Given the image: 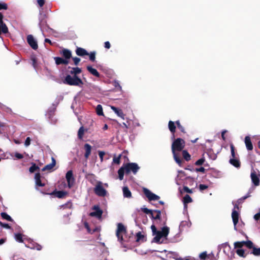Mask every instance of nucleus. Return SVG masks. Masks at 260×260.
<instances>
[{
    "label": "nucleus",
    "instance_id": "nucleus-1",
    "mask_svg": "<svg viewBox=\"0 0 260 260\" xmlns=\"http://www.w3.org/2000/svg\"><path fill=\"white\" fill-rule=\"evenodd\" d=\"M151 229L153 235H155L153 238V241L156 243H162L164 240L162 238L166 239L169 233V228L168 226H164L161 231H157L154 225L151 226Z\"/></svg>",
    "mask_w": 260,
    "mask_h": 260
},
{
    "label": "nucleus",
    "instance_id": "nucleus-2",
    "mask_svg": "<svg viewBox=\"0 0 260 260\" xmlns=\"http://www.w3.org/2000/svg\"><path fill=\"white\" fill-rule=\"evenodd\" d=\"M140 168L136 163H128L125 165L124 167L120 168L118 171L119 178L120 180L123 179L124 174H128L132 172L134 174L138 171Z\"/></svg>",
    "mask_w": 260,
    "mask_h": 260
},
{
    "label": "nucleus",
    "instance_id": "nucleus-3",
    "mask_svg": "<svg viewBox=\"0 0 260 260\" xmlns=\"http://www.w3.org/2000/svg\"><path fill=\"white\" fill-rule=\"evenodd\" d=\"M249 197V196H244V197H242V198L239 199L237 201V204H236L234 205V209H233L232 213V217L233 222V223L234 225V229L235 230H237L236 225H237V223L238 222L239 217V213L238 211L239 210V207H238V204L241 203L244 200H245Z\"/></svg>",
    "mask_w": 260,
    "mask_h": 260
},
{
    "label": "nucleus",
    "instance_id": "nucleus-4",
    "mask_svg": "<svg viewBox=\"0 0 260 260\" xmlns=\"http://www.w3.org/2000/svg\"><path fill=\"white\" fill-rule=\"evenodd\" d=\"M231 157L230 159V163L236 168H239L240 166V162L239 161L238 156L235 152V149L233 144H230Z\"/></svg>",
    "mask_w": 260,
    "mask_h": 260
},
{
    "label": "nucleus",
    "instance_id": "nucleus-5",
    "mask_svg": "<svg viewBox=\"0 0 260 260\" xmlns=\"http://www.w3.org/2000/svg\"><path fill=\"white\" fill-rule=\"evenodd\" d=\"M185 146L184 141L180 138L175 140L172 145V151L173 153L176 151H181Z\"/></svg>",
    "mask_w": 260,
    "mask_h": 260
},
{
    "label": "nucleus",
    "instance_id": "nucleus-6",
    "mask_svg": "<svg viewBox=\"0 0 260 260\" xmlns=\"http://www.w3.org/2000/svg\"><path fill=\"white\" fill-rule=\"evenodd\" d=\"M65 82L70 85L80 86L83 84L82 80L77 76L67 75L65 78Z\"/></svg>",
    "mask_w": 260,
    "mask_h": 260
},
{
    "label": "nucleus",
    "instance_id": "nucleus-7",
    "mask_svg": "<svg viewBox=\"0 0 260 260\" xmlns=\"http://www.w3.org/2000/svg\"><path fill=\"white\" fill-rule=\"evenodd\" d=\"M126 233V229L124 226L120 223L117 224V229L116 231V236L118 241L121 242L123 240L122 235Z\"/></svg>",
    "mask_w": 260,
    "mask_h": 260
},
{
    "label": "nucleus",
    "instance_id": "nucleus-8",
    "mask_svg": "<svg viewBox=\"0 0 260 260\" xmlns=\"http://www.w3.org/2000/svg\"><path fill=\"white\" fill-rule=\"evenodd\" d=\"M252 183L255 186H258L259 184L260 173L258 171L252 170L250 174Z\"/></svg>",
    "mask_w": 260,
    "mask_h": 260
},
{
    "label": "nucleus",
    "instance_id": "nucleus-9",
    "mask_svg": "<svg viewBox=\"0 0 260 260\" xmlns=\"http://www.w3.org/2000/svg\"><path fill=\"white\" fill-rule=\"evenodd\" d=\"M103 214V211L100 209L98 205L94 206L92 208V211L90 213L89 215L92 217H95L98 219H100Z\"/></svg>",
    "mask_w": 260,
    "mask_h": 260
},
{
    "label": "nucleus",
    "instance_id": "nucleus-10",
    "mask_svg": "<svg viewBox=\"0 0 260 260\" xmlns=\"http://www.w3.org/2000/svg\"><path fill=\"white\" fill-rule=\"evenodd\" d=\"M94 192L98 196L101 197H104L107 193V191L102 186L101 182H99L95 186Z\"/></svg>",
    "mask_w": 260,
    "mask_h": 260
},
{
    "label": "nucleus",
    "instance_id": "nucleus-11",
    "mask_svg": "<svg viewBox=\"0 0 260 260\" xmlns=\"http://www.w3.org/2000/svg\"><path fill=\"white\" fill-rule=\"evenodd\" d=\"M244 245H246L249 248H253V244L251 241H241V242H236L234 243V247L235 248H242Z\"/></svg>",
    "mask_w": 260,
    "mask_h": 260
},
{
    "label": "nucleus",
    "instance_id": "nucleus-12",
    "mask_svg": "<svg viewBox=\"0 0 260 260\" xmlns=\"http://www.w3.org/2000/svg\"><path fill=\"white\" fill-rule=\"evenodd\" d=\"M143 191L145 196L149 201H156L159 199V197L157 195L152 193L149 189L144 188Z\"/></svg>",
    "mask_w": 260,
    "mask_h": 260
},
{
    "label": "nucleus",
    "instance_id": "nucleus-13",
    "mask_svg": "<svg viewBox=\"0 0 260 260\" xmlns=\"http://www.w3.org/2000/svg\"><path fill=\"white\" fill-rule=\"evenodd\" d=\"M66 178L68 182V186L69 188H71L74 185L75 181L72 171L70 170L67 172L66 175Z\"/></svg>",
    "mask_w": 260,
    "mask_h": 260
},
{
    "label": "nucleus",
    "instance_id": "nucleus-14",
    "mask_svg": "<svg viewBox=\"0 0 260 260\" xmlns=\"http://www.w3.org/2000/svg\"><path fill=\"white\" fill-rule=\"evenodd\" d=\"M186 178L185 173L182 171H178V175L176 178V183L177 185H181Z\"/></svg>",
    "mask_w": 260,
    "mask_h": 260
},
{
    "label": "nucleus",
    "instance_id": "nucleus-15",
    "mask_svg": "<svg viewBox=\"0 0 260 260\" xmlns=\"http://www.w3.org/2000/svg\"><path fill=\"white\" fill-rule=\"evenodd\" d=\"M27 41L32 49L36 50L38 48L37 42L32 35H30L27 36Z\"/></svg>",
    "mask_w": 260,
    "mask_h": 260
},
{
    "label": "nucleus",
    "instance_id": "nucleus-16",
    "mask_svg": "<svg viewBox=\"0 0 260 260\" xmlns=\"http://www.w3.org/2000/svg\"><path fill=\"white\" fill-rule=\"evenodd\" d=\"M56 164V161L54 158L52 157V162L51 164H48L46 166H45L43 169V171H50L55 166Z\"/></svg>",
    "mask_w": 260,
    "mask_h": 260
},
{
    "label": "nucleus",
    "instance_id": "nucleus-17",
    "mask_svg": "<svg viewBox=\"0 0 260 260\" xmlns=\"http://www.w3.org/2000/svg\"><path fill=\"white\" fill-rule=\"evenodd\" d=\"M111 109L117 114V115L123 119L124 118V115L121 109H118L114 106H111Z\"/></svg>",
    "mask_w": 260,
    "mask_h": 260
},
{
    "label": "nucleus",
    "instance_id": "nucleus-18",
    "mask_svg": "<svg viewBox=\"0 0 260 260\" xmlns=\"http://www.w3.org/2000/svg\"><path fill=\"white\" fill-rule=\"evenodd\" d=\"M54 59L55 60V63L56 64H68L69 63V61L67 59H63L61 57H54Z\"/></svg>",
    "mask_w": 260,
    "mask_h": 260
},
{
    "label": "nucleus",
    "instance_id": "nucleus-19",
    "mask_svg": "<svg viewBox=\"0 0 260 260\" xmlns=\"http://www.w3.org/2000/svg\"><path fill=\"white\" fill-rule=\"evenodd\" d=\"M245 143L247 149L248 150H251L253 149V146L251 141L250 138L249 136H246L245 138Z\"/></svg>",
    "mask_w": 260,
    "mask_h": 260
},
{
    "label": "nucleus",
    "instance_id": "nucleus-20",
    "mask_svg": "<svg viewBox=\"0 0 260 260\" xmlns=\"http://www.w3.org/2000/svg\"><path fill=\"white\" fill-rule=\"evenodd\" d=\"M40 178H41V176L39 173H37L35 174V179L36 185L38 186H41V187L44 186L45 183H43L41 182Z\"/></svg>",
    "mask_w": 260,
    "mask_h": 260
},
{
    "label": "nucleus",
    "instance_id": "nucleus-21",
    "mask_svg": "<svg viewBox=\"0 0 260 260\" xmlns=\"http://www.w3.org/2000/svg\"><path fill=\"white\" fill-rule=\"evenodd\" d=\"M122 192L124 198H131L132 197L131 192L127 186H124L122 188Z\"/></svg>",
    "mask_w": 260,
    "mask_h": 260
},
{
    "label": "nucleus",
    "instance_id": "nucleus-22",
    "mask_svg": "<svg viewBox=\"0 0 260 260\" xmlns=\"http://www.w3.org/2000/svg\"><path fill=\"white\" fill-rule=\"evenodd\" d=\"M84 149L85 150L84 156L87 159L91 153V146L88 144H85L84 145Z\"/></svg>",
    "mask_w": 260,
    "mask_h": 260
},
{
    "label": "nucleus",
    "instance_id": "nucleus-23",
    "mask_svg": "<svg viewBox=\"0 0 260 260\" xmlns=\"http://www.w3.org/2000/svg\"><path fill=\"white\" fill-rule=\"evenodd\" d=\"M25 246L32 249H37L38 250L41 249V246L40 245L36 244L33 242H31L28 245L25 244Z\"/></svg>",
    "mask_w": 260,
    "mask_h": 260
},
{
    "label": "nucleus",
    "instance_id": "nucleus-24",
    "mask_svg": "<svg viewBox=\"0 0 260 260\" xmlns=\"http://www.w3.org/2000/svg\"><path fill=\"white\" fill-rule=\"evenodd\" d=\"M76 54L79 56H84L88 55V53L87 51L82 48L78 47L77 48L76 51Z\"/></svg>",
    "mask_w": 260,
    "mask_h": 260
},
{
    "label": "nucleus",
    "instance_id": "nucleus-25",
    "mask_svg": "<svg viewBox=\"0 0 260 260\" xmlns=\"http://www.w3.org/2000/svg\"><path fill=\"white\" fill-rule=\"evenodd\" d=\"M160 211L159 210H153L150 215V217L152 219H158L160 218Z\"/></svg>",
    "mask_w": 260,
    "mask_h": 260
},
{
    "label": "nucleus",
    "instance_id": "nucleus-26",
    "mask_svg": "<svg viewBox=\"0 0 260 260\" xmlns=\"http://www.w3.org/2000/svg\"><path fill=\"white\" fill-rule=\"evenodd\" d=\"M87 69L88 71V72H90V73H91L93 76L97 77H99L100 76V74L97 71V70L96 69L92 68V67L89 66H87Z\"/></svg>",
    "mask_w": 260,
    "mask_h": 260
},
{
    "label": "nucleus",
    "instance_id": "nucleus-27",
    "mask_svg": "<svg viewBox=\"0 0 260 260\" xmlns=\"http://www.w3.org/2000/svg\"><path fill=\"white\" fill-rule=\"evenodd\" d=\"M62 54L66 58L65 59L68 60L71 57V52L68 49H63L62 51Z\"/></svg>",
    "mask_w": 260,
    "mask_h": 260
},
{
    "label": "nucleus",
    "instance_id": "nucleus-28",
    "mask_svg": "<svg viewBox=\"0 0 260 260\" xmlns=\"http://www.w3.org/2000/svg\"><path fill=\"white\" fill-rule=\"evenodd\" d=\"M15 239L18 242H23L24 238V236L22 235L21 234H15Z\"/></svg>",
    "mask_w": 260,
    "mask_h": 260
},
{
    "label": "nucleus",
    "instance_id": "nucleus-29",
    "mask_svg": "<svg viewBox=\"0 0 260 260\" xmlns=\"http://www.w3.org/2000/svg\"><path fill=\"white\" fill-rule=\"evenodd\" d=\"M136 241L137 242H144L145 241V238L144 235L139 232L136 235Z\"/></svg>",
    "mask_w": 260,
    "mask_h": 260
},
{
    "label": "nucleus",
    "instance_id": "nucleus-30",
    "mask_svg": "<svg viewBox=\"0 0 260 260\" xmlns=\"http://www.w3.org/2000/svg\"><path fill=\"white\" fill-rule=\"evenodd\" d=\"M56 197L58 198H62L64 197L67 194V192L64 191H57L54 193Z\"/></svg>",
    "mask_w": 260,
    "mask_h": 260
},
{
    "label": "nucleus",
    "instance_id": "nucleus-31",
    "mask_svg": "<svg viewBox=\"0 0 260 260\" xmlns=\"http://www.w3.org/2000/svg\"><path fill=\"white\" fill-rule=\"evenodd\" d=\"M191 202H192V199L189 195L186 194L183 198V202H184L185 207L186 206L187 204L191 203Z\"/></svg>",
    "mask_w": 260,
    "mask_h": 260
},
{
    "label": "nucleus",
    "instance_id": "nucleus-32",
    "mask_svg": "<svg viewBox=\"0 0 260 260\" xmlns=\"http://www.w3.org/2000/svg\"><path fill=\"white\" fill-rule=\"evenodd\" d=\"M169 128L171 133H174L175 132L176 126L174 122L170 121L169 122Z\"/></svg>",
    "mask_w": 260,
    "mask_h": 260
},
{
    "label": "nucleus",
    "instance_id": "nucleus-33",
    "mask_svg": "<svg viewBox=\"0 0 260 260\" xmlns=\"http://www.w3.org/2000/svg\"><path fill=\"white\" fill-rule=\"evenodd\" d=\"M81 72V70L79 68H73L71 71L72 74H74V76H77V74Z\"/></svg>",
    "mask_w": 260,
    "mask_h": 260
},
{
    "label": "nucleus",
    "instance_id": "nucleus-34",
    "mask_svg": "<svg viewBox=\"0 0 260 260\" xmlns=\"http://www.w3.org/2000/svg\"><path fill=\"white\" fill-rule=\"evenodd\" d=\"M84 132H85V130H84V127L83 126H81L79 128L78 132V137L80 139H82L83 135L84 134Z\"/></svg>",
    "mask_w": 260,
    "mask_h": 260
},
{
    "label": "nucleus",
    "instance_id": "nucleus-35",
    "mask_svg": "<svg viewBox=\"0 0 260 260\" xmlns=\"http://www.w3.org/2000/svg\"><path fill=\"white\" fill-rule=\"evenodd\" d=\"M173 157L175 160V161L180 166H181L182 160L181 159L177 156L176 152H174Z\"/></svg>",
    "mask_w": 260,
    "mask_h": 260
},
{
    "label": "nucleus",
    "instance_id": "nucleus-36",
    "mask_svg": "<svg viewBox=\"0 0 260 260\" xmlns=\"http://www.w3.org/2000/svg\"><path fill=\"white\" fill-rule=\"evenodd\" d=\"M96 113L99 115H103V108L101 105H98L96 108Z\"/></svg>",
    "mask_w": 260,
    "mask_h": 260
},
{
    "label": "nucleus",
    "instance_id": "nucleus-37",
    "mask_svg": "<svg viewBox=\"0 0 260 260\" xmlns=\"http://www.w3.org/2000/svg\"><path fill=\"white\" fill-rule=\"evenodd\" d=\"M1 216L3 219H5L8 221H12V218L6 213L2 212L1 213Z\"/></svg>",
    "mask_w": 260,
    "mask_h": 260
},
{
    "label": "nucleus",
    "instance_id": "nucleus-38",
    "mask_svg": "<svg viewBox=\"0 0 260 260\" xmlns=\"http://www.w3.org/2000/svg\"><path fill=\"white\" fill-rule=\"evenodd\" d=\"M182 154H183V157L184 158V159L188 161V160H190V155L186 150H183L182 151Z\"/></svg>",
    "mask_w": 260,
    "mask_h": 260
},
{
    "label": "nucleus",
    "instance_id": "nucleus-39",
    "mask_svg": "<svg viewBox=\"0 0 260 260\" xmlns=\"http://www.w3.org/2000/svg\"><path fill=\"white\" fill-rule=\"evenodd\" d=\"M227 248L229 249L230 248V246L228 243H223V244L219 245L218 247L219 251H220L222 248H223L224 249H225Z\"/></svg>",
    "mask_w": 260,
    "mask_h": 260
},
{
    "label": "nucleus",
    "instance_id": "nucleus-40",
    "mask_svg": "<svg viewBox=\"0 0 260 260\" xmlns=\"http://www.w3.org/2000/svg\"><path fill=\"white\" fill-rule=\"evenodd\" d=\"M238 249L236 251V253L237 254L240 256L244 257L245 256V251L243 249H241V248H238Z\"/></svg>",
    "mask_w": 260,
    "mask_h": 260
},
{
    "label": "nucleus",
    "instance_id": "nucleus-41",
    "mask_svg": "<svg viewBox=\"0 0 260 260\" xmlns=\"http://www.w3.org/2000/svg\"><path fill=\"white\" fill-rule=\"evenodd\" d=\"M254 255L259 256L260 255V248H253L252 252Z\"/></svg>",
    "mask_w": 260,
    "mask_h": 260
},
{
    "label": "nucleus",
    "instance_id": "nucleus-42",
    "mask_svg": "<svg viewBox=\"0 0 260 260\" xmlns=\"http://www.w3.org/2000/svg\"><path fill=\"white\" fill-rule=\"evenodd\" d=\"M199 257L200 258V259L203 260H205L206 259L208 258V254L207 253V252L204 251L201 253L199 255Z\"/></svg>",
    "mask_w": 260,
    "mask_h": 260
},
{
    "label": "nucleus",
    "instance_id": "nucleus-43",
    "mask_svg": "<svg viewBox=\"0 0 260 260\" xmlns=\"http://www.w3.org/2000/svg\"><path fill=\"white\" fill-rule=\"evenodd\" d=\"M141 209L143 212H144L145 213H146L147 214L150 215V216L151 215V214L153 211V210L148 209L145 207H142V208H141Z\"/></svg>",
    "mask_w": 260,
    "mask_h": 260
},
{
    "label": "nucleus",
    "instance_id": "nucleus-44",
    "mask_svg": "<svg viewBox=\"0 0 260 260\" xmlns=\"http://www.w3.org/2000/svg\"><path fill=\"white\" fill-rule=\"evenodd\" d=\"M39 169V168L36 165V164H34L29 168V172L30 173H33L37 170Z\"/></svg>",
    "mask_w": 260,
    "mask_h": 260
},
{
    "label": "nucleus",
    "instance_id": "nucleus-45",
    "mask_svg": "<svg viewBox=\"0 0 260 260\" xmlns=\"http://www.w3.org/2000/svg\"><path fill=\"white\" fill-rule=\"evenodd\" d=\"M88 55H89V59L90 60H91L92 61H95V52H90V53H88Z\"/></svg>",
    "mask_w": 260,
    "mask_h": 260
},
{
    "label": "nucleus",
    "instance_id": "nucleus-46",
    "mask_svg": "<svg viewBox=\"0 0 260 260\" xmlns=\"http://www.w3.org/2000/svg\"><path fill=\"white\" fill-rule=\"evenodd\" d=\"M121 158V155H118V156H114L113 159V161L115 164H119L120 163Z\"/></svg>",
    "mask_w": 260,
    "mask_h": 260
},
{
    "label": "nucleus",
    "instance_id": "nucleus-47",
    "mask_svg": "<svg viewBox=\"0 0 260 260\" xmlns=\"http://www.w3.org/2000/svg\"><path fill=\"white\" fill-rule=\"evenodd\" d=\"M8 8L7 5L4 2H0V10H7Z\"/></svg>",
    "mask_w": 260,
    "mask_h": 260
},
{
    "label": "nucleus",
    "instance_id": "nucleus-48",
    "mask_svg": "<svg viewBox=\"0 0 260 260\" xmlns=\"http://www.w3.org/2000/svg\"><path fill=\"white\" fill-rule=\"evenodd\" d=\"M208 258L210 259V260H217V258H216L215 257V255L213 252H211L209 254H208Z\"/></svg>",
    "mask_w": 260,
    "mask_h": 260
},
{
    "label": "nucleus",
    "instance_id": "nucleus-49",
    "mask_svg": "<svg viewBox=\"0 0 260 260\" xmlns=\"http://www.w3.org/2000/svg\"><path fill=\"white\" fill-rule=\"evenodd\" d=\"M205 161V159L204 158H202L200 159H199L198 160H197L195 164L196 165H197V166H200V165H202Z\"/></svg>",
    "mask_w": 260,
    "mask_h": 260
},
{
    "label": "nucleus",
    "instance_id": "nucleus-50",
    "mask_svg": "<svg viewBox=\"0 0 260 260\" xmlns=\"http://www.w3.org/2000/svg\"><path fill=\"white\" fill-rule=\"evenodd\" d=\"M114 86L116 88H117L119 91H121L122 90V87L120 85V84L118 81H114Z\"/></svg>",
    "mask_w": 260,
    "mask_h": 260
},
{
    "label": "nucleus",
    "instance_id": "nucleus-51",
    "mask_svg": "<svg viewBox=\"0 0 260 260\" xmlns=\"http://www.w3.org/2000/svg\"><path fill=\"white\" fill-rule=\"evenodd\" d=\"M13 260H25L23 257L18 255H14Z\"/></svg>",
    "mask_w": 260,
    "mask_h": 260
},
{
    "label": "nucleus",
    "instance_id": "nucleus-52",
    "mask_svg": "<svg viewBox=\"0 0 260 260\" xmlns=\"http://www.w3.org/2000/svg\"><path fill=\"white\" fill-rule=\"evenodd\" d=\"M37 2L38 6L40 7H42L45 4V0H37Z\"/></svg>",
    "mask_w": 260,
    "mask_h": 260
},
{
    "label": "nucleus",
    "instance_id": "nucleus-53",
    "mask_svg": "<svg viewBox=\"0 0 260 260\" xmlns=\"http://www.w3.org/2000/svg\"><path fill=\"white\" fill-rule=\"evenodd\" d=\"M30 144V139L29 137H27L25 141L24 145L26 147L28 146Z\"/></svg>",
    "mask_w": 260,
    "mask_h": 260
},
{
    "label": "nucleus",
    "instance_id": "nucleus-54",
    "mask_svg": "<svg viewBox=\"0 0 260 260\" xmlns=\"http://www.w3.org/2000/svg\"><path fill=\"white\" fill-rule=\"evenodd\" d=\"M99 155L101 159V161H103V157L105 155V152L104 151H99Z\"/></svg>",
    "mask_w": 260,
    "mask_h": 260
},
{
    "label": "nucleus",
    "instance_id": "nucleus-55",
    "mask_svg": "<svg viewBox=\"0 0 260 260\" xmlns=\"http://www.w3.org/2000/svg\"><path fill=\"white\" fill-rule=\"evenodd\" d=\"M73 59L75 65H77L78 63L80 61V58L78 57H74Z\"/></svg>",
    "mask_w": 260,
    "mask_h": 260
},
{
    "label": "nucleus",
    "instance_id": "nucleus-56",
    "mask_svg": "<svg viewBox=\"0 0 260 260\" xmlns=\"http://www.w3.org/2000/svg\"><path fill=\"white\" fill-rule=\"evenodd\" d=\"M199 188L201 190H203L207 189L208 188V186L205 184H200Z\"/></svg>",
    "mask_w": 260,
    "mask_h": 260
},
{
    "label": "nucleus",
    "instance_id": "nucleus-57",
    "mask_svg": "<svg viewBox=\"0 0 260 260\" xmlns=\"http://www.w3.org/2000/svg\"><path fill=\"white\" fill-rule=\"evenodd\" d=\"M15 156L17 159H21L23 157V155L21 154L17 153V152L15 153Z\"/></svg>",
    "mask_w": 260,
    "mask_h": 260
},
{
    "label": "nucleus",
    "instance_id": "nucleus-58",
    "mask_svg": "<svg viewBox=\"0 0 260 260\" xmlns=\"http://www.w3.org/2000/svg\"><path fill=\"white\" fill-rule=\"evenodd\" d=\"M104 47L107 49H109L111 47L110 42L108 41L105 42Z\"/></svg>",
    "mask_w": 260,
    "mask_h": 260
},
{
    "label": "nucleus",
    "instance_id": "nucleus-59",
    "mask_svg": "<svg viewBox=\"0 0 260 260\" xmlns=\"http://www.w3.org/2000/svg\"><path fill=\"white\" fill-rule=\"evenodd\" d=\"M196 171L197 172H202V173H204L205 171V169L203 167H201L200 168H197L196 169Z\"/></svg>",
    "mask_w": 260,
    "mask_h": 260
},
{
    "label": "nucleus",
    "instance_id": "nucleus-60",
    "mask_svg": "<svg viewBox=\"0 0 260 260\" xmlns=\"http://www.w3.org/2000/svg\"><path fill=\"white\" fill-rule=\"evenodd\" d=\"M253 218L255 220H258L260 218V213H257V214H255Z\"/></svg>",
    "mask_w": 260,
    "mask_h": 260
},
{
    "label": "nucleus",
    "instance_id": "nucleus-61",
    "mask_svg": "<svg viewBox=\"0 0 260 260\" xmlns=\"http://www.w3.org/2000/svg\"><path fill=\"white\" fill-rule=\"evenodd\" d=\"M0 224L2 225V226L5 228L10 229V226L7 223H2V222H0Z\"/></svg>",
    "mask_w": 260,
    "mask_h": 260
},
{
    "label": "nucleus",
    "instance_id": "nucleus-62",
    "mask_svg": "<svg viewBox=\"0 0 260 260\" xmlns=\"http://www.w3.org/2000/svg\"><path fill=\"white\" fill-rule=\"evenodd\" d=\"M184 190L187 192H188V193H191L192 192V191L191 189H190L188 187H187V186H184Z\"/></svg>",
    "mask_w": 260,
    "mask_h": 260
},
{
    "label": "nucleus",
    "instance_id": "nucleus-63",
    "mask_svg": "<svg viewBox=\"0 0 260 260\" xmlns=\"http://www.w3.org/2000/svg\"><path fill=\"white\" fill-rule=\"evenodd\" d=\"M226 132H227V131H226V130H224V131H223L222 132V133H221V137H222V139H223V140H225V137H224V134H225V133H226Z\"/></svg>",
    "mask_w": 260,
    "mask_h": 260
},
{
    "label": "nucleus",
    "instance_id": "nucleus-64",
    "mask_svg": "<svg viewBox=\"0 0 260 260\" xmlns=\"http://www.w3.org/2000/svg\"><path fill=\"white\" fill-rule=\"evenodd\" d=\"M178 128L182 132H184V129L183 127L181 125L180 126L178 127Z\"/></svg>",
    "mask_w": 260,
    "mask_h": 260
}]
</instances>
